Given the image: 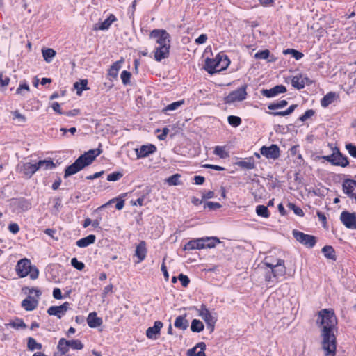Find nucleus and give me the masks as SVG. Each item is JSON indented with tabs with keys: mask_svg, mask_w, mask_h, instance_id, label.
<instances>
[{
	"mask_svg": "<svg viewBox=\"0 0 356 356\" xmlns=\"http://www.w3.org/2000/svg\"><path fill=\"white\" fill-rule=\"evenodd\" d=\"M179 280H180L181 283V285L184 286V287H186L189 282H190V280L189 278L188 277V276L184 275V274H180L178 277Z\"/></svg>",
	"mask_w": 356,
	"mask_h": 356,
	"instance_id": "obj_54",
	"label": "nucleus"
},
{
	"mask_svg": "<svg viewBox=\"0 0 356 356\" xmlns=\"http://www.w3.org/2000/svg\"><path fill=\"white\" fill-rule=\"evenodd\" d=\"M27 341V347L30 350L33 351L35 349H42V344L37 343L35 339H33V337H29Z\"/></svg>",
	"mask_w": 356,
	"mask_h": 356,
	"instance_id": "obj_41",
	"label": "nucleus"
},
{
	"mask_svg": "<svg viewBox=\"0 0 356 356\" xmlns=\"http://www.w3.org/2000/svg\"><path fill=\"white\" fill-rule=\"evenodd\" d=\"M286 92V88L283 85H277L270 89L261 90V94L266 97H273L279 94Z\"/></svg>",
	"mask_w": 356,
	"mask_h": 356,
	"instance_id": "obj_15",
	"label": "nucleus"
},
{
	"mask_svg": "<svg viewBox=\"0 0 356 356\" xmlns=\"http://www.w3.org/2000/svg\"><path fill=\"white\" fill-rule=\"evenodd\" d=\"M51 107L56 113H57L58 114H63V112L60 109V106L59 103L54 102Z\"/></svg>",
	"mask_w": 356,
	"mask_h": 356,
	"instance_id": "obj_63",
	"label": "nucleus"
},
{
	"mask_svg": "<svg viewBox=\"0 0 356 356\" xmlns=\"http://www.w3.org/2000/svg\"><path fill=\"white\" fill-rule=\"evenodd\" d=\"M147 252L146 243L144 241H141L136 248L135 256L138 259L136 263H140L145 259Z\"/></svg>",
	"mask_w": 356,
	"mask_h": 356,
	"instance_id": "obj_17",
	"label": "nucleus"
},
{
	"mask_svg": "<svg viewBox=\"0 0 356 356\" xmlns=\"http://www.w3.org/2000/svg\"><path fill=\"white\" fill-rule=\"evenodd\" d=\"M204 324L197 319H194L191 322V330L193 332H200L204 330Z\"/></svg>",
	"mask_w": 356,
	"mask_h": 356,
	"instance_id": "obj_36",
	"label": "nucleus"
},
{
	"mask_svg": "<svg viewBox=\"0 0 356 356\" xmlns=\"http://www.w3.org/2000/svg\"><path fill=\"white\" fill-rule=\"evenodd\" d=\"M102 152V149L98 148L96 149H90L83 154H81L72 164L65 168L64 177L66 178L74 175L83 169L86 166L90 165L95 158Z\"/></svg>",
	"mask_w": 356,
	"mask_h": 356,
	"instance_id": "obj_2",
	"label": "nucleus"
},
{
	"mask_svg": "<svg viewBox=\"0 0 356 356\" xmlns=\"http://www.w3.org/2000/svg\"><path fill=\"white\" fill-rule=\"evenodd\" d=\"M180 177H181L180 175L175 174V175L170 176V177H168V179H167V181L169 184V185H171V186L179 185L181 184V181L179 180Z\"/></svg>",
	"mask_w": 356,
	"mask_h": 356,
	"instance_id": "obj_46",
	"label": "nucleus"
},
{
	"mask_svg": "<svg viewBox=\"0 0 356 356\" xmlns=\"http://www.w3.org/2000/svg\"><path fill=\"white\" fill-rule=\"evenodd\" d=\"M6 326L7 327H11L16 330L26 328V325L25 324L24 321L22 318H16L13 321H11L10 323L6 324Z\"/></svg>",
	"mask_w": 356,
	"mask_h": 356,
	"instance_id": "obj_29",
	"label": "nucleus"
},
{
	"mask_svg": "<svg viewBox=\"0 0 356 356\" xmlns=\"http://www.w3.org/2000/svg\"><path fill=\"white\" fill-rule=\"evenodd\" d=\"M38 304V300L31 298V296H29L27 298L22 302V307L26 311H32L37 307Z\"/></svg>",
	"mask_w": 356,
	"mask_h": 356,
	"instance_id": "obj_24",
	"label": "nucleus"
},
{
	"mask_svg": "<svg viewBox=\"0 0 356 356\" xmlns=\"http://www.w3.org/2000/svg\"><path fill=\"white\" fill-rule=\"evenodd\" d=\"M137 158L142 159L149 156L156 151V147L154 145H143L139 148L135 149Z\"/></svg>",
	"mask_w": 356,
	"mask_h": 356,
	"instance_id": "obj_13",
	"label": "nucleus"
},
{
	"mask_svg": "<svg viewBox=\"0 0 356 356\" xmlns=\"http://www.w3.org/2000/svg\"><path fill=\"white\" fill-rule=\"evenodd\" d=\"M199 316L205 321L210 332H213L217 321L216 314L210 312L206 305H202L199 309Z\"/></svg>",
	"mask_w": 356,
	"mask_h": 356,
	"instance_id": "obj_5",
	"label": "nucleus"
},
{
	"mask_svg": "<svg viewBox=\"0 0 356 356\" xmlns=\"http://www.w3.org/2000/svg\"><path fill=\"white\" fill-rule=\"evenodd\" d=\"M88 80L82 79L79 82H75L74 83V88L77 90V95H80L83 90H87L89 88L87 87Z\"/></svg>",
	"mask_w": 356,
	"mask_h": 356,
	"instance_id": "obj_34",
	"label": "nucleus"
},
{
	"mask_svg": "<svg viewBox=\"0 0 356 356\" xmlns=\"http://www.w3.org/2000/svg\"><path fill=\"white\" fill-rule=\"evenodd\" d=\"M227 121L228 123L234 127H237L241 124V118L235 115H229L227 118Z\"/></svg>",
	"mask_w": 356,
	"mask_h": 356,
	"instance_id": "obj_44",
	"label": "nucleus"
},
{
	"mask_svg": "<svg viewBox=\"0 0 356 356\" xmlns=\"http://www.w3.org/2000/svg\"><path fill=\"white\" fill-rule=\"evenodd\" d=\"M170 46L168 47H158L154 50V59L160 62L163 59L166 58L169 56Z\"/></svg>",
	"mask_w": 356,
	"mask_h": 356,
	"instance_id": "obj_19",
	"label": "nucleus"
},
{
	"mask_svg": "<svg viewBox=\"0 0 356 356\" xmlns=\"http://www.w3.org/2000/svg\"><path fill=\"white\" fill-rule=\"evenodd\" d=\"M42 56L47 63H51L56 56V51L51 48L42 49Z\"/></svg>",
	"mask_w": 356,
	"mask_h": 356,
	"instance_id": "obj_31",
	"label": "nucleus"
},
{
	"mask_svg": "<svg viewBox=\"0 0 356 356\" xmlns=\"http://www.w3.org/2000/svg\"><path fill=\"white\" fill-rule=\"evenodd\" d=\"M206 65L207 72L211 74L220 71V62H218L216 58L213 60L207 59Z\"/></svg>",
	"mask_w": 356,
	"mask_h": 356,
	"instance_id": "obj_23",
	"label": "nucleus"
},
{
	"mask_svg": "<svg viewBox=\"0 0 356 356\" xmlns=\"http://www.w3.org/2000/svg\"><path fill=\"white\" fill-rule=\"evenodd\" d=\"M13 115L14 116V118H17L19 120V122L21 123H24L26 121V117L21 114L18 111H15L13 112Z\"/></svg>",
	"mask_w": 356,
	"mask_h": 356,
	"instance_id": "obj_55",
	"label": "nucleus"
},
{
	"mask_svg": "<svg viewBox=\"0 0 356 356\" xmlns=\"http://www.w3.org/2000/svg\"><path fill=\"white\" fill-rule=\"evenodd\" d=\"M247 85H243L235 90L231 92L225 97V103L232 104L235 102H241L246 99L247 96Z\"/></svg>",
	"mask_w": 356,
	"mask_h": 356,
	"instance_id": "obj_8",
	"label": "nucleus"
},
{
	"mask_svg": "<svg viewBox=\"0 0 356 356\" xmlns=\"http://www.w3.org/2000/svg\"><path fill=\"white\" fill-rule=\"evenodd\" d=\"M69 347L74 350H81L83 348V344L80 340H66L62 338L59 340L58 349L62 355L66 354L69 350Z\"/></svg>",
	"mask_w": 356,
	"mask_h": 356,
	"instance_id": "obj_6",
	"label": "nucleus"
},
{
	"mask_svg": "<svg viewBox=\"0 0 356 356\" xmlns=\"http://www.w3.org/2000/svg\"><path fill=\"white\" fill-rule=\"evenodd\" d=\"M236 165L241 168L247 170H251L254 168L255 167L252 157H249L248 159H245V160L238 161L236 163Z\"/></svg>",
	"mask_w": 356,
	"mask_h": 356,
	"instance_id": "obj_28",
	"label": "nucleus"
},
{
	"mask_svg": "<svg viewBox=\"0 0 356 356\" xmlns=\"http://www.w3.org/2000/svg\"><path fill=\"white\" fill-rule=\"evenodd\" d=\"M16 271L19 277H24L29 275L32 280L36 279L39 275L37 268L31 266V261L28 259H22L17 262Z\"/></svg>",
	"mask_w": 356,
	"mask_h": 356,
	"instance_id": "obj_3",
	"label": "nucleus"
},
{
	"mask_svg": "<svg viewBox=\"0 0 356 356\" xmlns=\"http://www.w3.org/2000/svg\"><path fill=\"white\" fill-rule=\"evenodd\" d=\"M194 180L195 184L200 185L204 182L205 179L202 176L197 175L194 177Z\"/></svg>",
	"mask_w": 356,
	"mask_h": 356,
	"instance_id": "obj_64",
	"label": "nucleus"
},
{
	"mask_svg": "<svg viewBox=\"0 0 356 356\" xmlns=\"http://www.w3.org/2000/svg\"><path fill=\"white\" fill-rule=\"evenodd\" d=\"M70 308V303L67 302H64L60 306H51L47 309V314L50 316H56L58 318H61L65 312Z\"/></svg>",
	"mask_w": 356,
	"mask_h": 356,
	"instance_id": "obj_12",
	"label": "nucleus"
},
{
	"mask_svg": "<svg viewBox=\"0 0 356 356\" xmlns=\"http://www.w3.org/2000/svg\"><path fill=\"white\" fill-rule=\"evenodd\" d=\"M71 265L79 270H82L85 267L84 264L78 261L76 258H72L71 259Z\"/></svg>",
	"mask_w": 356,
	"mask_h": 356,
	"instance_id": "obj_48",
	"label": "nucleus"
},
{
	"mask_svg": "<svg viewBox=\"0 0 356 356\" xmlns=\"http://www.w3.org/2000/svg\"><path fill=\"white\" fill-rule=\"evenodd\" d=\"M316 324L321 329V346L325 356H335L337 339L334 330L337 325V319L333 309H323L319 311Z\"/></svg>",
	"mask_w": 356,
	"mask_h": 356,
	"instance_id": "obj_1",
	"label": "nucleus"
},
{
	"mask_svg": "<svg viewBox=\"0 0 356 356\" xmlns=\"http://www.w3.org/2000/svg\"><path fill=\"white\" fill-rule=\"evenodd\" d=\"M10 79L7 76H3L2 73H0V86L2 87L7 86L9 84Z\"/></svg>",
	"mask_w": 356,
	"mask_h": 356,
	"instance_id": "obj_57",
	"label": "nucleus"
},
{
	"mask_svg": "<svg viewBox=\"0 0 356 356\" xmlns=\"http://www.w3.org/2000/svg\"><path fill=\"white\" fill-rule=\"evenodd\" d=\"M314 115V111L312 109L307 110L303 115H302L299 120L301 122H305L309 118L312 117Z\"/></svg>",
	"mask_w": 356,
	"mask_h": 356,
	"instance_id": "obj_53",
	"label": "nucleus"
},
{
	"mask_svg": "<svg viewBox=\"0 0 356 356\" xmlns=\"http://www.w3.org/2000/svg\"><path fill=\"white\" fill-rule=\"evenodd\" d=\"M291 56L297 60H300L303 57V54L296 49L291 50Z\"/></svg>",
	"mask_w": 356,
	"mask_h": 356,
	"instance_id": "obj_59",
	"label": "nucleus"
},
{
	"mask_svg": "<svg viewBox=\"0 0 356 356\" xmlns=\"http://www.w3.org/2000/svg\"><path fill=\"white\" fill-rule=\"evenodd\" d=\"M24 90L26 91H29V86L28 84L26 83H24V84H20L19 86L17 88V94H21L22 93V91Z\"/></svg>",
	"mask_w": 356,
	"mask_h": 356,
	"instance_id": "obj_62",
	"label": "nucleus"
},
{
	"mask_svg": "<svg viewBox=\"0 0 356 356\" xmlns=\"http://www.w3.org/2000/svg\"><path fill=\"white\" fill-rule=\"evenodd\" d=\"M184 104V100H180L177 102H172L168 104L163 109V112L167 113L168 111H172L177 110L179 107L182 106Z\"/></svg>",
	"mask_w": 356,
	"mask_h": 356,
	"instance_id": "obj_38",
	"label": "nucleus"
},
{
	"mask_svg": "<svg viewBox=\"0 0 356 356\" xmlns=\"http://www.w3.org/2000/svg\"><path fill=\"white\" fill-rule=\"evenodd\" d=\"M346 149L348 154L353 158H356V146L352 143H348L346 145Z\"/></svg>",
	"mask_w": 356,
	"mask_h": 356,
	"instance_id": "obj_51",
	"label": "nucleus"
},
{
	"mask_svg": "<svg viewBox=\"0 0 356 356\" xmlns=\"http://www.w3.org/2000/svg\"><path fill=\"white\" fill-rule=\"evenodd\" d=\"M293 235L297 241L307 248H313L316 243L315 236L305 234L298 230H293Z\"/></svg>",
	"mask_w": 356,
	"mask_h": 356,
	"instance_id": "obj_9",
	"label": "nucleus"
},
{
	"mask_svg": "<svg viewBox=\"0 0 356 356\" xmlns=\"http://www.w3.org/2000/svg\"><path fill=\"white\" fill-rule=\"evenodd\" d=\"M270 57V51L268 50V49H265V50H263V51H258L257 53H256L254 54V58H257V59H268V58ZM275 59V58L272 56H270V58L268 60V62H273L274 61Z\"/></svg>",
	"mask_w": 356,
	"mask_h": 356,
	"instance_id": "obj_33",
	"label": "nucleus"
},
{
	"mask_svg": "<svg viewBox=\"0 0 356 356\" xmlns=\"http://www.w3.org/2000/svg\"><path fill=\"white\" fill-rule=\"evenodd\" d=\"M116 18L113 15H111L107 19H106L100 25L99 29L100 30H106L109 28L111 24L115 21Z\"/></svg>",
	"mask_w": 356,
	"mask_h": 356,
	"instance_id": "obj_42",
	"label": "nucleus"
},
{
	"mask_svg": "<svg viewBox=\"0 0 356 356\" xmlns=\"http://www.w3.org/2000/svg\"><path fill=\"white\" fill-rule=\"evenodd\" d=\"M53 297L56 300L63 298L61 291L59 288H55L53 291Z\"/></svg>",
	"mask_w": 356,
	"mask_h": 356,
	"instance_id": "obj_58",
	"label": "nucleus"
},
{
	"mask_svg": "<svg viewBox=\"0 0 356 356\" xmlns=\"http://www.w3.org/2000/svg\"><path fill=\"white\" fill-rule=\"evenodd\" d=\"M291 84L293 87H294L295 88L300 90L305 87V86L306 85V82H304L302 80L301 76H295L292 79Z\"/></svg>",
	"mask_w": 356,
	"mask_h": 356,
	"instance_id": "obj_35",
	"label": "nucleus"
},
{
	"mask_svg": "<svg viewBox=\"0 0 356 356\" xmlns=\"http://www.w3.org/2000/svg\"><path fill=\"white\" fill-rule=\"evenodd\" d=\"M216 59L218 62H220V71L226 69L230 63L229 59L226 55H218Z\"/></svg>",
	"mask_w": 356,
	"mask_h": 356,
	"instance_id": "obj_37",
	"label": "nucleus"
},
{
	"mask_svg": "<svg viewBox=\"0 0 356 356\" xmlns=\"http://www.w3.org/2000/svg\"><path fill=\"white\" fill-rule=\"evenodd\" d=\"M260 154L268 159L275 160L280 155V148L277 145L272 144L269 147L263 146L260 149Z\"/></svg>",
	"mask_w": 356,
	"mask_h": 356,
	"instance_id": "obj_10",
	"label": "nucleus"
},
{
	"mask_svg": "<svg viewBox=\"0 0 356 356\" xmlns=\"http://www.w3.org/2000/svg\"><path fill=\"white\" fill-rule=\"evenodd\" d=\"M122 176L123 175L121 172H114L107 176V180L109 181H115L119 180Z\"/></svg>",
	"mask_w": 356,
	"mask_h": 356,
	"instance_id": "obj_50",
	"label": "nucleus"
},
{
	"mask_svg": "<svg viewBox=\"0 0 356 356\" xmlns=\"http://www.w3.org/2000/svg\"><path fill=\"white\" fill-rule=\"evenodd\" d=\"M205 343L204 342H200L193 348L188 349L186 355L187 356H205Z\"/></svg>",
	"mask_w": 356,
	"mask_h": 356,
	"instance_id": "obj_16",
	"label": "nucleus"
},
{
	"mask_svg": "<svg viewBox=\"0 0 356 356\" xmlns=\"http://www.w3.org/2000/svg\"><path fill=\"white\" fill-rule=\"evenodd\" d=\"M322 252L324 256L329 259L336 261L337 256L334 249L331 245H325L322 248Z\"/></svg>",
	"mask_w": 356,
	"mask_h": 356,
	"instance_id": "obj_27",
	"label": "nucleus"
},
{
	"mask_svg": "<svg viewBox=\"0 0 356 356\" xmlns=\"http://www.w3.org/2000/svg\"><path fill=\"white\" fill-rule=\"evenodd\" d=\"M131 73L127 70H124L121 73V79L124 85H127L130 83Z\"/></svg>",
	"mask_w": 356,
	"mask_h": 356,
	"instance_id": "obj_49",
	"label": "nucleus"
},
{
	"mask_svg": "<svg viewBox=\"0 0 356 356\" xmlns=\"http://www.w3.org/2000/svg\"><path fill=\"white\" fill-rule=\"evenodd\" d=\"M341 222L346 227L356 229V213L348 211H343L340 216Z\"/></svg>",
	"mask_w": 356,
	"mask_h": 356,
	"instance_id": "obj_11",
	"label": "nucleus"
},
{
	"mask_svg": "<svg viewBox=\"0 0 356 356\" xmlns=\"http://www.w3.org/2000/svg\"><path fill=\"white\" fill-rule=\"evenodd\" d=\"M174 325L176 328L182 330H186L188 327V321L186 319V315L177 316L174 323Z\"/></svg>",
	"mask_w": 356,
	"mask_h": 356,
	"instance_id": "obj_26",
	"label": "nucleus"
},
{
	"mask_svg": "<svg viewBox=\"0 0 356 356\" xmlns=\"http://www.w3.org/2000/svg\"><path fill=\"white\" fill-rule=\"evenodd\" d=\"M38 169L43 168L45 170L52 169L55 167V164L51 160H42L37 163Z\"/></svg>",
	"mask_w": 356,
	"mask_h": 356,
	"instance_id": "obj_40",
	"label": "nucleus"
},
{
	"mask_svg": "<svg viewBox=\"0 0 356 356\" xmlns=\"http://www.w3.org/2000/svg\"><path fill=\"white\" fill-rule=\"evenodd\" d=\"M202 240L204 241V242H202L204 248H214L216 243H220V241L217 237H203L202 238Z\"/></svg>",
	"mask_w": 356,
	"mask_h": 356,
	"instance_id": "obj_30",
	"label": "nucleus"
},
{
	"mask_svg": "<svg viewBox=\"0 0 356 356\" xmlns=\"http://www.w3.org/2000/svg\"><path fill=\"white\" fill-rule=\"evenodd\" d=\"M8 230L14 234H16L19 232V225L15 223V222H13V223H10L9 225H8Z\"/></svg>",
	"mask_w": 356,
	"mask_h": 356,
	"instance_id": "obj_56",
	"label": "nucleus"
},
{
	"mask_svg": "<svg viewBox=\"0 0 356 356\" xmlns=\"http://www.w3.org/2000/svg\"><path fill=\"white\" fill-rule=\"evenodd\" d=\"M87 323L90 327L95 328L99 327L103 321L102 319L97 316L95 312H90L87 318Z\"/></svg>",
	"mask_w": 356,
	"mask_h": 356,
	"instance_id": "obj_20",
	"label": "nucleus"
},
{
	"mask_svg": "<svg viewBox=\"0 0 356 356\" xmlns=\"http://www.w3.org/2000/svg\"><path fill=\"white\" fill-rule=\"evenodd\" d=\"M150 38L156 39V42L159 47L170 46V36L164 29H154L149 34Z\"/></svg>",
	"mask_w": 356,
	"mask_h": 356,
	"instance_id": "obj_7",
	"label": "nucleus"
},
{
	"mask_svg": "<svg viewBox=\"0 0 356 356\" xmlns=\"http://www.w3.org/2000/svg\"><path fill=\"white\" fill-rule=\"evenodd\" d=\"M256 213L259 216H261L264 218H268L270 216V213L268 209V207L264 205H258L256 207Z\"/></svg>",
	"mask_w": 356,
	"mask_h": 356,
	"instance_id": "obj_39",
	"label": "nucleus"
},
{
	"mask_svg": "<svg viewBox=\"0 0 356 356\" xmlns=\"http://www.w3.org/2000/svg\"><path fill=\"white\" fill-rule=\"evenodd\" d=\"M288 207L290 209L293 210L294 213L296 214L297 216H304V212H303L302 209L301 208L297 207L295 204L289 202L288 204Z\"/></svg>",
	"mask_w": 356,
	"mask_h": 356,
	"instance_id": "obj_47",
	"label": "nucleus"
},
{
	"mask_svg": "<svg viewBox=\"0 0 356 356\" xmlns=\"http://www.w3.org/2000/svg\"><path fill=\"white\" fill-rule=\"evenodd\" d=\"M163 324L160 321L154 322V326L148 327L146 330V336L149 339H156V335L160 333V330Z\"/></svg>",
	"mask_w": 356,
	"mask_h": 356,
	"instance_id": "obj_18",
	"label": "nucleus"
},
{
	"mask_svg": "<svg viewBox=\"0 0 356 356\" xmlns=\"http://www.w3.org/2000/svg\"><path fill=\"white\" fill-rule=\"evenodd\" d=\"M349 164V161L346 156L342 154L339 149L334 151V158L332 159V165L341 167H346Z\"/></svg>",
	"mask_w": 356,
	"mask_h": 356,
	"instance_id": "obj_14",
	"label": "nucleus"
},
{
	"mask_svg": "<svg viewBox=\"0 0 356 356\" xmlns=\"http://www.w3.org/2000/svg\"><path fill=\"white\" fill-rule=\"evenodd\" d=\"M287 104H288V102L286 100H281L277 103L270 104L268 106V108L269 110L273 111L275 109L284 108V106H286L287 105Z\"/></svg>",
	"mask_w": 356,
	"mask_h": 356,
	"instance_id": "obj_45",
	"label": "nucleus"
},
{
	"mask_svg": "<svg viewBox=\"0 0 356 356\" xmlns=\"http://www.w3.org/2000/svg\"><path fill=\"white\" fill-rule=\"evenodd\" d=\"M38 170L37 163H26L21 167V172L28 177H31Z\"/></svg>",
	"mask_w": 356,
	"mask_h": 356,
	"instance_id": "obj_22",
	"label": "nucleus"
},
{
	"mask_svg": "<svg viewBox=\"0 0 356 356\" xmlns=\"http://www.w3.org/2000/svg\"><path fill=\"white\" fill-rule=\"evenodd\" d=\"M268 259L269 258H266L264 264L270 268L273 277H278L286 274V269L284 265V260L278 259L276 260V263L273 264L269 262Z\"/></svg>",
	"mask_w": 356,
	"mask_h": 356,
	"instance_id": "obj_4",
	"label": "nucleus"
},
{
	"mask_svg": "<svg viewBox=\"0 0 356 356\" xmlns=\"http://www.w3.org/2000/svg\"><path fill=\"white\" fill-rule=\"evenodd\" d=\"M203 240L202 238L191 240L184 247V250H201L204 249Z\"/></svg>",
	"mask_w": 356,
	"mask_h": 356,
	"instance_id": "obj_21",
	"label": "nucleus"
},
{
	"mask_svg": "<svg viewBox=\"0 0 356 356\" xmlns=\"http://www.w3.org/2000/svg\"><path fill=\"white\" fill-rule=\"evenodd\" d=\"M221 207H222L221 204H219L218 202H207L204 206V208H209V209H211V210H216L217 209L220 208Z\"/></svg>",
	"mask_w": 356,
	"mask_h": 356,
	"instance_id": "obj_52",
	"label": "nucleus"
},
{
	"mask_svg": "<svg viewBox=\"0 0 356 356\" xmlns=\"http://www.w3.org/2000/svg\"><path fill=\"white\" fill-rule=\"evenodd\" d=\"M213 153L222 159H225L229 156V154L225 151V147L222 146H216Z\"/></svg>",
	"mask_w": 356,
	"mask_h": 356,
	"instance_id": "obj_43",
	"label": "nucleus"
},
{
	"mask_svg": "<svg viewBox=\"0 0 356 356\" xmlns=\"http://www.w3.org/2000/svg\"><path fill=\"white\" fill-rule=\"evenodd\" d=\"M96 236L93 234H90L88 236L81 238L76 241V245L79 248H85L90 244L95 243Z\"/></svg>",
	"mask_w": 356,
	"mask_h": 356,
	"instance_id": "obj_25",
	"label": "nucleus"
},
{
	"mask_svg": "<svg viewBox=\"0 0 356 356\" xmlns=\"http://www.w3.org/2000/svg\"><path fill=\"white\" fill-rule=\"evenodd\" d=\"M207 36L206 34H201L196 40L195 42L199 44H202L206 42Z\"/></svg>",
	"mask_w": 356,
	"mask_h": 356,
	"instance_id": "obj_60",
	"label": "nucleus"
},
{
	"mask_svg": "<svg viewBox=\"0 0 356 356\" xmlns=\"http://www.w3.org/2000/svg\"><path fill=\"white\" fill-rule=\"evenodd\" d=\"M169 132V129L164 127L162 130V134L158 136V138L160 140H164Z\"/></svg>",
	"mask_w": 356,
	"mask_h": 356,
	"instance_id": "obj_61",
	"label": "nucleus"
},
{
	"mask_svg": "<svg viewBox=\"0 0 356 356\" xmlns=\"http://www.w3.org/2000/svg\"><path fill=\"white\" fill-rule=\"evenodd\" d=\"M335 92H330L325 95L321 101V104L323 107L326 108L332 104L335 98Z\"/></svg>",
	"mask_w": 356,
	"mask_h": 356,
	"instance_id": "obj_32",
	"label": "nucleus"
}]
</instances>
